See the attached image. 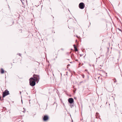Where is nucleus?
Segmentation results:
<instances>
[{
  "mask_svg": "<svg viewBox=\"0 0 122 122\" xmlns=\"http://www.w3.org/2000/svg\"><path fill=\"white\" fill-rule=\"evenodd\" d=\"M33 77L34 78V79L36 81H38L39 79V76L38 75H33Z\"/></svg>",
  "mask_w": 122,
  "mask_h": 122,
  "instance_id": "4",
  "label": "nucleus"
},
{
  "mask_svg": "<svg viewBox=\"0 0 122 122\" xmlns=\"http://www.w3.org/2000/svg\"><path fill=\"white\" fill-rule=\"evenodd\" d=\"M74 105H71L70 106V107H72L73 106H74Z\"/></svg>",
  "mask_w": 122,
  "mask_h": 122,
  "instance_id": "10",
  "label": "nucleus"
},
{
  "mask_svg": "<svg viewBox=\"0 0 122 122\" xmlns=\"http://www.w3.org/2000/svg\"><path fill=\"white\" fill-rule=\"evenodd\" d=\"M9 94V92L7 90H6L4 92H3V97H5Z\"/></svg>",
  "mask_w": 122,
  "mask_h": 122,
  "instance_id": "3",
  "label": "nucleus"
},
{
  "mask_svg": "<svg viewBox=\"0 0 122 122\" xmlns=\"http://www.w3.org/2000/svg\"><path fill=\"white\" fill-rule=\"evenodd\" d=\"M73 46H74V48L75 49V51H78V49L77 48L76 46L75 45H73Z\"/></svg>",
  "mask_w": 122,
  "mask_h": 122,
  "instance_id": "7",
  "label": "nucleus"
},
{
  "mask_svg": "<svg viewBox=\"0 0 122 122\" xmlns=\"http://www.w3.org/2000/svg\"><path fill=\"white\" fill-rule=\"evenodd\" d=\"M82 77H83V78H84V77L85 76H84V75H82Z\"/></svg>",
  "mask_w": 122,
  "mask_h": 122,
  "instance_id": "11",
  "label": "nucleus"
},
{
  "mask_svg": "<svg viewBox=\"0 0 122 122\" xmlns=\"http://www.w3.org/2000/svg\"><path fill=\"white\" fill-rule=\"evenodd\" d=\"M68 66H69L70 65L68 64Z\"/></svg>",
  "mask_w": 122,
  "mask_h": 122,
  "instance_id": "18",
  "label": "nucleus"
},
{
  "mask_svg": "<svg viewBox=\"0 0 122 122\" xmlns=\"http://www.w3.org/2000/svg\"><path fill=\"white\" fill-rule=\"evenodd\" d=\"M30 85L32 86H34L36 84L35 81L33 78H31L29 79Z\"/></svg>",
  "mask_w": 122,
  "mask_h": 122,
  "instance_id": "1",
  "label": "nucleus"
},
{
  "mask_svg": "<svg viewBox=\"0 0 122 122\" xmlns=\"http://www.w3.org/2000/svg\"><path fill=\"white\" fill-rule=\"evenodd\" d=\"M49 119V117L47 115H45L43 117V119L45 121H47Z\"/></svg>",
  "mask_w": 122,
  "mask_h": 122,
  "instance_id": "5",
  "label": "nucleus"
},
{
  "mask_svg": "<svg viewBox=\"0 0 122 122\" xmlns=\"http://www.w3.org/2000/svg\"><path fill=\"white\" fill-rule=\"evenodd\" d=\"M1 73V74H3L4 72V71L3 68H1L0 70Z\"/></svg>",
  "mask_w": 122,
  "mask_h": 122,
  "instance_id": "8",
  "label": "nucleus"
},
{
  "mask_svg": "<svg viewBox=\"0 0 122 122\" xmlns=\"http://www.w3.org/2000/svg\"><path fill=\"white\" fill-rule=\"evenodd\" d=\"M68 101L70 104H72L74 102L73 99L71 98H69L68 99Z\"/></svg>",
  "mask_w": 122,
  "mask_h": 122,
  "instance_id": "6",
  "label": "nucleus"
},
{
  "mask_svg": "<svg viewBox=\"0 0 122 122\" xmlns=\"http://www.w3.org/2000/svg\"><path fill=\"white\" fill-rule=\"evenodd\" d=\"M21 101H22V100H21Z\"/></svg>",
  "mask_w": 122,
  "mask_h": 122,
  "instance_id": "19",
  "label": "nucleus"
},
{
  "mask_svg": "<svg viewBox=\"0 0 122 122\" xmlns=\"http://www.w3.org/2000/svg\"><path fill=\"white\" fill-rule=\"evenodd\" d=\"M68 66H69L70 65L68 64Z\"/></svg>",
  "mask_w": 122,
  "mask_h": 122,
  "instance_id": "17",
  "label": "nucleus"
},
{
  "mask_svg": "<svg viewBox=\"0 0 122 122\" xmlns=\"http://www.w3.org/2000/svg\"><path fill=\"white\" fill-rule=\"evenodd\" d=\"M98 114H99V113H98L97 112L96 113V115H98Z\"/></svg>",
  "mask_w": 122,
  "mask_h": 122,
  "instance_id": "13",
  "label": "nucleus"
},
{
  "mask_svg": "<svg viewBox=\"0 0 122 122\" xmlns=\"http://www.w3.org/2000/svg\"><path fill=\"white\" fill-rule=\"evenodd\" d=\"M21 54H19V56H21Z\"/></svg>",
  "mask_w": 122,
  "mask_h": 122,
  "instance_id": "15",
  "label": "nucleus"
},
{
  "mask_svg": "<svg viewBox=\"0 0 122 122\" xmlns=\"http://www.w3.org/2000/svg\"><path fill=\"white\" fill-rule=\"evenodd\" d=\"M76 61H77V60H76Z\"/></svg>",
  "mask_w": 122,
  "mask_h": 122,
  "instance_id": "16",
  "label": "nucleus"
},
{
  "mask_svg": "<svg viewBox=\"0 0 122 122\" xmlns=\"http://www.w3.org/2000/svg\"><path fill=\"white\" fill-rule=\"evenodd\" d=\"M112 81H113V83H115L117 82V81L115 78H114L112 80Z\"/></svg>",
  "mask_w": 122,
  "mask_h": 122,
  "instance_id": "9",
  "label": "nucleus"
},
{
  "mask_svg": "<svg viewBox=\"0 0 122 122\" xmlns=\"http://www.w3.org/2000/svg\"><path fill=\"white\" fill-rule=\"evenodd\" d=\"M118 30H119L120 31H121L122 30L120 29H119V28H118Z\"/></svg>",
  "mask_w": 122,
  "mask_h": 122,
  "instance_id": "14",
  "label": "nucleus"
},
{
  "mask_svg": "<svg viewBox=\"0 0 122 122\" xmlns=\"http://www.w3.org/2000/svg\"><path fill=\"white\" fill-rule=\"evenodd\" d=\"M54 104H55L56 105V106H57V103H56L55 104V102H54Z\"/></svg>",
  "mask_w": 122,
  "mask_h": 122,
  "instance_id": "12",
  "label": "nucleus"
},
{
  "mask_svg": "<svg viewBox=\"0 0 122 122\" xmlns=\"http://www.w3.org/2000/svg\"><path fill=\"white\" fill-rule=\"evenodd\" d=\"M85 6L84 3L83 2L80 3L79 5V8L81 9H83Z\"/></svg>",
  "mask_w": 122,
  "mask_h": 122,
  "instance_id": "2",
  "label": "nucleus"
}]
</instances>
